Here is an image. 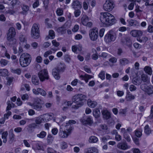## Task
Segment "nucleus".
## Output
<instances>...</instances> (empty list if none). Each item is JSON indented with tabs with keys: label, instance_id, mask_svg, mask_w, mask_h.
I'll return each mask as SVG.
<instances>
[{
	"label": "nucleus",
	"instance_id": "obj_15",
	"mask_svg": "<svg viewBox=\"0 0 153 153\" xmlns=\"http://www.w3.org/2000/svg\"><path fill=\"white\" fill-rule=\"evenodd\" d=\"M71 6L72 8L74 10L81 9L82 8V3L78 0L74 1L71 4Z\"/></svg>",
	"mask_w": 153,
	"mask_h": 153
},
{
	"label": "nucleus",
	"instance_id": "obj_49",
	"mask_svg": "<svg viewBox=\"0 0 153 153\" xmlns=\"http://www.w3.org/2000/svg\"><path fill=\"white\" fill-rule=\"evenodd\" d=\"M22 9L25 12H27L29 10V7L27 5L23 4L22 6Z\"/></svg>",
	"mask_w": 153,
	"mask_h": 153
},
{
	"label": "nucleus",
	"instance_id": "obj_23",
	"mask_svg": "<svg viewBox=\"0 0 153 153\" xmlns=\"http://www.w3.org/2000/svg\"><path fill=\"white\" fill-rule=\"evenodd\" d=\"M121 42L123 45H130L131 44L130 38L128 37L122 38L121 39Z\"/></svg>",
	"mask_w": 153,
	"mask_h": 153
},
{
	"label": "nucleus",
	"instance_id": "obj_55",
	"mask_svg": "<svg viewBox=\"0 0 153 153\" xmlns=\"http://www.w3.org/2000/svg\"><path fill=\"white\" fill-rule=\"evenodd\" d=\"M80 9H77V10H75L74 12V16L76 17L79 16L81 13V11L80 10Z\"/></svg>",
	"mask_w": 153,
	"mask_h": 153
},
{
	"label": "nucleus",
	"instance_id": "obj_32",
	"mask_svg": "<svg viewBox=\"0 0 153 153\" xmlns=\"http://www.w3.org/2000/svg\"><path fill=\"white\" fill-rule=\"evenodd\" d=\"M132 82L135 85H139L141 83V80L140 78H134L132 79Z\"/></svg>",
	"mask_w": 153,
	"mask_h": 153
},
{
	"label": "nucleus",
	"instance_id": "obj_21",
	"mask_svg": "<svg viewBox=\"0 0 153 153\" xmlns=\"http://www.w3.org/2000/svg\"><path fill=\"white\" fill-rule=\"evenodd\" d=\"M87 103L88 105L91 108L95 107L97 105L96 101H92L90 99H88Z\"/></svg>",
	"mask_w": 153,
	"mask_h": 153
},
{
	"label": "nucleus",
	"instance_id": "obj_41",
	"mask_svg": "<svg viewBox=\"0 0 153 153\" xmlns=\"http://www.w3.org/2000/svg\"><path fill=\"white\" fill-rule=\"evenodd\" d=\"M142 130L137 129L134 131V133L136 136L140 137L142 135Z\"/></svg>",
	"mask_w": 153,
	"mask_h": 153
},
{
	"label": "nucleus",
	"instance_id": "obj_61",
	"mask_svg": "<svg viewBox=\"0 0 153 153\" xmlns=\"http://www.w3.org/2000/svg\"><path fill=\"white\" fill-rule=\"evenodd\" d=\"M52 43L53 45L55 47H58L59 45V43L56 42L55 40H52Z\"/></svg>",
	"mask_w": 153,
	"mask_h": 153
},
{
	"label": "nucleus",
	"instance_id": "obj_45",
	"mask_svg": "<svg viewBox=\"0 0 153 153\" xmlns=\"http://www.w3.org/2000/svg\"><path fill=\"white\" fill-rule=\"evenodd\" d=\"M46 135V133L45 131H42L39 134L37 135V137L42 138L45 137Z\"/></svg>",
	"mask_w": 153,
	"mask_h": 153
},
{
	"label": "nucleus",
	"instance_id": "obj_5",
	"mask_svg": "<svg viewBox=\"0 0 153 153\" xmlns=\"http://www.w3.org/2000/svg\"><path fill=\"white\" fill-rule=\"evenodd\" d=\"M65 69V65L61 63L53 68L52 70V74L54 77L57 80L59 79L60 72H64Z\"/></svg>",
	"mask_w": 153,
	"mask_h": 153
},
{
	"label": "nucleus",
	"instance_id": "obj_51",
	"mask_svg": "<svg viewBox=\"0 0 153 153\" xmlns=\"http://www.w3.org/2000/svg\"><path fill=\"white\" fill-rule=\"evenodd\" d=\"M47 140L48 143H52L53 140V137L51 134H49L48 136Z\"/></svg>",
	"mask_w": 153,
	"mask_h": 153
},
{
	"label": "nucleus",
	"instance_id": "obj_2",
	"mask_svg": "<svg viewBox=\"0 0 153 153\" xmlns=\"http://www.w3.org/2000/svg\"><path fill=\"white\" fill-rule=\"evenodd\" d=\"M100 20L101 22L106 26H111L115 22L114 17L111 14L108 12L101 13Z\"/></svg>",
	"mask_w": 153,
	"mask_h": 153
},
{
	"label": "nucleus",
	"instance_id": "obj_20",
	"mask_svg": "<svg viewBox=\"0 0 153 153\" xmlns=\"http://www.w3.org/2000/svg\"><path fill=\"white\" fill-rule=\"evenodd\" d=\"M79 77L82 80H84L86 83H87L88 80L93 77V76L88 74H85L84 75H81Z\"/></svg>",
	"mask_w": 153,
	"mask_h": 153
},
{
	"label": "nucleus",
	"instance_id": "obj_57",
	"mask_svg": "<svg viewBox=\"0 0 153 153\" xmlns=\"http://www.w3.org/2000/svg\"><path fill=\"white\" fill-rule=\"evenodd\" d=\"M52 52L51 51H46L43 55V56L45 58L47 57L49 55L51 54Z\"/></svg>",
	"mask_w": 153,
	"mask_h": 153
},
{
	"label": "nucleus",
	"instance_id": "obj_48",
	"mask_svg": "<svg viewBox=\"0 0 153 153\" xmlns=\"http://www.w3.org/2000/svg\"><path fill=\"white\" fill-rule=\"evenodd\" d=\"M8 62L9 61L8 60L4 59H1L0 61V63L1 65L4 66L7 65L8 64Z\"/></svg>",
	"mask_w": 153,
	"mask_h": 153
},
{
	"label": "nucleus",
	"instance_id": "obj_50",
	"mask_svg": "<svg viewBox=\"0 0 153 153\" xmlns=\"http://www.w3.org/2000/svg\"><path fill=\"white\" fill-rule=\"evenodd\" d=\"M74 103L73 101H67L66 100H64L63 102V104H65V105H66L68 107L71 106L72 104Z\"/></svg>",
	"mask_w": 153,
	"mask_h": 153
},
{
	"label": "nucleus",
	"instance_id": "obj_44",
	"mask_svg": "<svg viewBox=\"0 0 153 153\" xmlns=\"http://www.w3.org/2000/svg\"><path fill=\"white\" fill-rule=\"evenodd\" d=\"M56 13L58 16L62 15L63 13L62 9L61 8H58L56 10Z\"/></svg>",
	"mask_w": 153,
	"mask_h": 153
},
{
	"label": "nucleus",
	"instance_id": "obj_24",
	"mask_svg": "<svg viewBox=\"0 0 153 153\" xmlns=\"http://www.w3.org/2000/svg\"><path fill=\"white\" fill-rule=\"evenodd\" d=\"M8 71L5 68L0 69V76L5 77L8 75Z\"/></svg>",
	"mask_w": 153,
	"mask_h": 153
},
{
	"label": "nucleus",
	"instance_id": "obj_47",
	"mask_svg": "<svg viewBox=\"0 0 153 153\" xmlns=\"http://www.w3.org/2000/svg\"><path fill=\"white\" fill-rule=\"evenodd\" d=\"M7 80V84L10 85V84L13 82L14 78L12 77H8L6 78Z\"/></svg>",
	"mask_w": 153,
	"mask_h": 153
},
{
	"label": "nucleus",
	"instance_id": "obj_7",
	"mask_svg": "<svg viewBox=\"0 0 153 153\" xmlns=\"http://www.w3.org/2000/svg\"><path fill=\"white\" fill-rule=\"evenodd\" d=\"M116 34L113 30L109 31L105 36L104 40L106 42L109 43L114 41L116 38Z\"/></svg>",
	"mask_w": 153,
	"mask_h": 153
},
{
	"label": "nucleus",
	"instance_id": "obj_31",
	"mask_svg": "<svg viewBox=\"0 0 153 153\" xmlns=\"http://www.w3.org/2000/svg\"><path fill=\"white\" fill-rule=\"evenodd\" d=\"M93 114L94 117L97 118L99 117L100 114V112L99 109L96 108L93 111Z\"/></svg>",
	"mask_w": 153,
	"mask_h": 153
},
{
	"label": "nucleus",
	"instance_id": "obj_34",
	"mask_svg": "<svg viewBox=\"0 0 153 153\" xmlns=\"http://www.w3.org/2000/svg\"><path fill=\"white\" fill-rule=\"evenodd\" d=\"M152 132L151 128L149 127V126L147 125L144 127V132L147 135H149Z\"/></svg>",
	"mask_w": 153,
	"mask_h": 153
},
{
	"label": "nucleus",
	"instance_id": "obj_38",
	"mask_svg": "<svg viewBox=\"0 0 153 153\" xmlns=\"http://www.w3.org/2000/svg\"><path fill=\"white\" fill-rule=\"evenodd\" d=\"M55 36V33L53 30H51L49 32V36L48 37L47 39H52L54 38Z\"/></svg>",
	"mask_w": 153,
	"mask_h": 153
},
{
	"label": "nucleus",
	"instance_id": "obj_25",
	"mask_svg": "<svg viewBox=\"0 0 153 153\" xmlns=\"http://www.w3.org/2000/svg\"><path fill=\"white\" fill-rule=\"evenodd\" d=\"M89 18L86 15H83L81 18V22L83 25H86L88 21Z\"/></svg>",
	"mask_w": 153,
	"mask_h": 153
},
{
	"label": "nucleus",
	"instance_id": "obj_40",
	"mask_svg": "<svg viewBox=\"0 0 153 153\" xmlns=\"http://www.w3.org/2000/svg\"><path fill=\"white\" fill-rule=\"evenodd\" d=\"M98 151L97 149L95 148H89L87 153H98Z\"/></svg>",
	"mask_w": 153,
	"mask_h": 153
},
{
	"label": "nucleus",
	"instance_id": "obj_36",
	"mask_svg": "<svg viewBox=\"0 0 153 153\" xmlns=\"http://www.w3.org/2000/svg\"><path fill=\"white\" fill-rule=\"evenodd\" d=\"M98 140L97 138L94 136L90 137L88 140L89 142L90 143H96Z\"/></svg>",
	"mask_w": 153,
	"mask_h": 153
},
{
	"label": "nucleus",
	"instance_id": "obj_37",
	"mask_svg": "<svg viewBox=\"0 0 153 153\" xmlns=\"http://www.w3.org/2000/svg\"><path fill=\"white\" fill-rule=\"evenodd\" d=\"M117 147L123 150H126L130 148L127 144H118Z\"/></svg>",
	"mask_w": 153,
	"mask_h": 153
},
{
	"label": "nucleus",
	"instance_id": "obj_27",
	"mask_svg": "<svg viewBox=\"0 0 153 153\" xmlns=\"http://www.w3.org/2000/svg\"><path fill=\"white\" fill-rule=\"evenodd\" d=\"M42 115L36 117L35 119V123L36 125H39L43 121V118L41 117Z\"/></svg>",
	"mask_w": 153,
	"mask_h": 153
},
{
	"label": "nucleus",
	"instance_id": "obj_43",
	"mask_svg": "<svg viewBox=\"0 0 153 153\" xmlns=\"http://www.w3.org/2000/svg\"><path fill=\"white\" fill-rule=\"evenodd\" d=\"M19 39L21 42H27V39L25 36L21 34L19 36Z\"/></svg>",
	"mask_w": 153,
	"mask_h": 153
},
{
	"label": "nucleus",
	"instance_id": "obj_30",
	"mask_svg": "<svg viewBox=\"0 0 153 153\" xmlns=\"http://www.w3.org/2000/svg\"><path fill=\"white\" fill-rule=\"evenodd\" d=\"M66 29L65 27V25L62 27H59L57 29V31L58 33H61L62 34H64L66 33Z\"/></svg>",
	"mask_w": 153,
	"mask_h": 153
},
{
	"label": "nucleus",
	"instance_id": "obj_46",
	"mask_svg": "<svg viewBox=\"0 0 153 153\" xmlns=\"http://www.w3.org/2000/svg\"><path fill=\"white\" fill-rule=\"evenodd\" d=\"M39 94L43 96H45L46 95V92L42 89L40 88H38Z\"/></svg>",
	"mask_w": 153,
	"mask_h": 153
},
{
	"label": "nucleus",
	"instance_id": "obj_1",
	"mask_svg": "<svg viewBox=\"0 0 153 153\" xmlns=\"http://www.w3.org/2000/svg\"><path fill=\"white\" fill-rule=\"evenodd\" d=\"M86 96L82 94H78L73 96L72 100L75 104L72 105L71 108L74 109H77L84 104L86 100Z\"/></svg>",
	"mask_w": 153,
	"mask_h": 153
},
{
	"label": "nucleus",
	"instance_id": "obj_14",
	"mask_svg": "<svg viewBox=\"0 0 153 153\" xmlns=\"http://www.w3.org/2000/svg\"><path fill=\"white\" fill-rule=\"evenodd\" d=\"M130 33L133 37H138L142 35L143 32L140 30H133L131 31Z\"/></svg>",
	"mask_w": 153,
	"mask_h": 153
},
{
	"label": "nucleus",
	"instance_id": "obj_19",
	"mask_svg": "<svg viewBox=\"0 0 153 153\" xmlns=\"http://www.w3.org/2000/svg\"><path fill=\"white\" fill-rule=\"evenodd\" d=\"M37 126V125L35 123L29 124L27 126V129L29 132L31 133L34 131V129Z\"/></svg>",
	"mask_w": 153,
	"mask_h": 153
},
{
	"label": "nucleus",
	"instance_id": "obj_42",
	"mask_svg": "<svg viewBox=\"0 0 153 153\" xmlns=\"http://www.w3.org/2000/svg\"><path fill=\"white\" fill-rule=\"evenodd\" d=\"M32 108L38 111H40L42 109V106L40 104H35Z\"/></svg>",
	"mask_w": 153,
	"mask_h": 153
},
{
	"label": "nucleus",
	"instance_id": "obj_26",
	"mask_svg": "<svg viewBox=\"0 0 153 153\" xmlns=\"http://www.w3.org/2000/svg\"><path fill=\"white\" fill-rule=\"evenodd\" d=\"M32 83L35 85H38L39 84L38 78L36 75H33L32 76Z\"/></svg>",
	"mask_w": 153,
	"mask_h": 153
},
{
	"label": "nucleus",
	"instance_id": "obj_13",
	"mask_svg": "<svg viewBox=\"0 0 153 153\" xmlns=\"http://www.w3.org/2000/svg\"><path fill=\"white\" fill-rule=\"evenodd\" d=\"M60 130L62 131H66L69 134L72 129V127L70 123H66L61 125L60 127Z\"/></svg>",
	"mask_w": 153,
	"mask_h": 153
},
{
	"label": "nucleus",
	"instance_id": "obj_33",
	"mask_svg": "<svg viewBox=\"0 0 153 153\" xmlns=\"http://www.w3.org/2000/svg\"><path fill=\"white\" fill-rule=\"evenodd\" d=\"M120 63L122 65H124L128 64L129 62V61L126 58H123L120 60Z\"/></svg>",
	"mask_w": 153,
	"mask_h": 153
},
{
	"label": "nucleus",
	"instance_id": "obj_53",
	"mask_svg": "<svg viewBox=\"0 0 153 153\" xmlns=\"http://www.w3.org/2000/svg\"><path fill=\"white\" fill-rule=\"evenodd\" d=\"M88 4H89L88 0L87 1H84L83 2V7L84 10H86L88 9Z\"/></svg>",
	"mask_w": 153,
	"mask_h": 153
},
{
	"label": "nucleus",
	"instance_id": "obj_10",
	"mask_svg": "<svg viewBox=\"0 0 153 153\" xmlns=\"http://www.w3.org/2000/svg\"><path fill=\"white\" fill-rule=\"evenodd\" d=\"M140 88L149 96L153 94V85L148 86L145 84H142L140 86Z\"/></svg>",
	"mask_w": 153,
	"mask_h": 153
},
{
	"label": "nucleus",
	"instance_id": "obj_56",
	"mask_svg": "<svg viewBox=\"0 0 153 153\" xmlns=\"http://www.w3.org/2000/svg\"><path fill=\"white\" fill-rule=\"evenodd\" d=\"M141 79L143 82H146L148 79V76L145 74H143L141 76Z\"/></svg>",
	"mask_w": 153,
	"mask_h": 153
},
{
	"label": "nucleus",
	"instance_id": "obj_16",
	"mask_svg": "<svg viewBox=\"0 0 153 153\" xmlns=\"http://www.w3.org/2000/svg\"><path fill=\"white\" fill-rule=\"evenodd\" d=\"M129 26L137 27L140 26V23L136 20L131 19L128 22Z\"/></svg>",
	"mask_w": 153,
	"mask_h": 153
},
{
	"label": "nucleus",
	"instance_id": "obj_52",
	"mask_svg": "<svg viewBox=\"0 0 153 153\" xmlns=\"http://www.w3.org/2000/svg\"><path fill=\"white\" fill-rule=\"evenodd\" d=\"M105 72L103 71H102L99 74V77L102 80H103L105 77Z\"/></svg>",
	"mask_w": 153,
	"mask_h": 153
},
{
	"label": "nucleus",
	"instance_id": "obj_6",
	"mask_svg": "<svg viewBox=\"0 0 153 153\" xmlns=\"http://www.w3.org/2000/svg\"><path fill=\"white\" fill-rule=\"evenodd\" d=\"M39 25L37 23L34 24L31 28V35L34 39L38 38L39 36Z\"/></svg>",
	"mask_w": 153,
	"mask_h": 153
},
{
	"label": "nucleus",
	"instance_id": "obj_3",
	"mask_svg": "<svg viewBox=\"0 0 153 153\" xmlns=\"http://www.w3.org/2000/svg\"><path fill=\"white\" fill-rule=\"evenodd\" d=\"M31 60V56L27 53L22 54L19 60L20 65L22 67H26L28 66L30 64Z\"/></svg>",
	"mask_w": 153,
	"mask_h": 153
},
{
	"label": "nucleus",
	"instance_id": "obj_22",
	"mask_svg": "<svg viewBox=\"0 0 153 153\" xmlns=\"http://www.w3.org/2000/svg\"><path fill=\"white\" fill-rule=\"evenodd\" d=\"M42 116H43V118L44 122L49 121L51 120L53 117V114H44Z\"/></svg>",
	"mask_w": 153,
	"mask_h": 153
},
{
	"label": "nucleus",
	"instance_id": "obj_8",
	"mask_svg": "<svg viewBox=\"0 0 153 153\" xmlns=\"http://www.w3.org/2000/svg\"><path fill=\"white\" fill-rule=\"evenodd\" d=\"M38 77L42 82L45 80H48L49 79L48 72L46 69H43L40 71L38 73Z\"/></svg>",
	"mask_w": 153,
	"mask_h": 153
},
{
	"label": "nucleus",
	"instance_id": "obj_29",
	"mask_svg": "<svg viewBox=\"0 0 153 153\" xmlns=\"http://www.w3.org/2000/svg\"><path fill=\"white\" fill-rule=\"evenodd\" d=\"M59 135L62 137L65 138L67 137L68 135L69 134L68 132H67L66 131H62L60 130V128L59 131Z\"/></svg>",
	"mask_w": 153,
	"mask_h": 153
},
{
	"label": "nucleus",
	"instance_id": "obj_11",
	"mask_svg": "<svg viewBox=\"0 0 153 153\" xmlns=\"http://www.w3.org/2000/svg\"><path fill=\"white\" fill-rule=\"evenodd\" d=\"M113 2L110 0H106L103 5V8L104 10L107 11H110L114 7Z\"/></svg>",
	"mask_w": 153,
	"mask_h": 153
},
{
	"label": "nucleus",
	"instance_id": "obj_4",
	"mask_svg": "<svg viewBox=\"0 0 153 153\" xmlns=\"http://www.w3.org/2000/svg\"><path fill=\"white\" fill-rule=\"evenodd\" d=\"M16 35L15 29L13 27H10L6 33L7 40L11 44H15L16 40L14 38Z\"/></svg>",
	"mask_w": 153,
	"mask_h": 153
},
{
	"label": "nucleus",
	"instance_id": "obj_60",
	"mask_svg": "<svg viewBox=\"0 0 153 153\" xmlns=\"http://www.w3.org/2000/svg\"><path fill=\"white\" fill-rule=\"evenodd\" d=\"M65 60L67 62L69 63L71 60L70 56L68 55H66L64 57Z\"/></svg>",
	"mask_w": 153,
	"mask_h": 153
},
{
	"label": "nucleus",
	"instance_id": "obj_12",
	"mask_svg": "<svg viewBox=\"0 0 153 153\" xmlns=\"http://www.w3.org/2000/svg\"><path fill=\"white\" fill-rule=\"evenodd\" d=\"M80 121L83 124L91 125L93 123L92 117L88 116L85 118H83L80 119Z\"/></svg>",
	"mask_w": 153,
	"mask_h": 153
},
{
	"label": "nucleus",
	"instance_id": "obj_63",
	"mask_svg": "<svg viewBox=\"0 0 153 153\" xmlns=\"http://www.w3.org/2000/svg\"><path fill=\"white\" fill-rule=\"evenodd\" d=\"M129 89L130 91H135L137 89V88L134 85H131L130 86Z\"/></svg>",
	"mask_w": 153,
	"mask_h": 153
},
{
	"label": "nucleus",
	"instance_id": "obj_58",
	"mask_svg": "<svg viewBox=\"0 0 153 153\" xmlns=\"http://www.w3.org/2000/svg\"><path fill=\"white\" fill-rule=\"evenodd\" d=\"M127 109L125 108L123 109H121L119 112L120 114L123 115L125 116L126 112Z\"/></svg>",
	"mask_w": 153,
	"mask_h": 153
},
{
	"label": "nucleus",
	"instance_id": "obj_9",
	"mask_svg": "<svg viewBox=\"0 0 153 153\" xmlns=\"http://www.w3.org/2000/svg\"><path fill=\"white\" fill-rule=\"evenodd\" d=\"M89 35L92 41L97 39L98 36V29L97 28L94 27L89 31Z\"/></svg>",
	"mask_w": 153,
	"mask_h": 153
},
{
	"label": "nucleus",
	"instance_id": "obj_39",
	"mask_svg": "<svg viewBox=\"0 0 153 153\" xmlns=\"http://www.w3.org/2000/svg\"><path fill=\"white\" fill-rule=\"evenodd\" d=\"M11 71L12 73L14 74H16L18 75H20L21 73V70L20 68H17L16 69H14L11 68Z\"/></svg>",
	"mask_w": 153,
	"mask_h": 153
},
{
	"label": "nucleus",
	"instance_id": "obj_18",
	"mask_svg": "<svg viewBox=\"0 0 153 153\" xmlns=\"http://www.w3.org/2000/svg\"><path fill=\"white\" fill-rule=\"evenodd\" d=\"M103 118L105 120H108L111 117L110 113L107 110H103L101 111Z\"/></svg>",
	"mask_w": 153,
	"mask_h": 153
},
{
	"label": "nucleus",
	"instance_id": "obj_62",
	"mask_svg": "<svg viewBox=\"0 0 153 153\" xmlns=\"http://www.w3.org/2000/svg\"><path fill=\"white\" fill-rule=\"evenodd\" d=\"M105 30L104 28L101 29L99 31V36L100 37H102L104 34Z\"/></svg>",
	"mask_w": 153,
	"mask_h": 153
},
{
	"label": "nucleus",
	"instance_id": "obj_17",
	"mask_svg": "<svg viewBox=\"0 0 153 153\" xmlns=\"http://www.w3.org/2000/svg\"><path fill=\"white\" fill-rule=\"evenodd\" d=\"M121 132L123 133L124 138L126 139L128 142H129L131 140V138L128 135V133L126 131L125 128H122L121 129Z\"/></svg>",
	"mask_w": 153,
	"mask_h": 153
},
{
	"label": "nucleus",
	"instance_id": "obj_64",
	"mask_svg": "<svg viewBox=\"0 0 153 153\" xmlns=\"http://www.w3.org/2000/svg\"><path fill=\"white\" fill-rule=\"evenodd\" d=\"M153 117V105L151 107V113L150 115L148 117L149 119H152Z\"/></svg>",
	"mask_w": 153,
	"mask_h": 153
},
{
	"label": "nucleus",
	"instance_id": "obj_59",
	"mask_svg": "<svg viewBox=\"0 0 153 153\" xmlns=\"http://www.w3.org/2000/svg\"><path fill=\"white\" fill-rule=\"evenodd\" d=\"M7 106L6 108V111H8L11 109L12 108V105L10 103V101H9L7 102Z\"/></svg>",
	"mask_w": 153,
	"mask_h": 153
},
{
	"label": "nucleus",
	"instance_id": "obj_54",
	"mask_svg": "<svg viewBox=\"0 0 153 153\" xmlns=\"http://www.w3.org/2000/svg\"><path fill=\"white\" fill-rule=\"evenodd\" d=\"M39 144H34V145L33 146V148L35 150H40L42 149V148L41 147V146L39 145ZM41 145V144H40Z\"/></svg>",
	"mask_w": 153,
	"mask_h": 153
},
{
	"label": "nucleus",
	"instance_id": "obj_28",
	"mask_svg": "<svg viewBox=\"0 0 153 153\" xmlns=\"http://www.w3.org/2000/svg\"><path fill=\"white\" fill-rule=\"evenodd\" d=\"M144 70L148 74L151 75L152 73V68L149 66H146L144 68Z\"/></svg>",
	"mask_w": 153,
	"mask_h": 153
},
{
	"label": "nucleus",
	"instance_id": "obj_35",
	"mask_svg": "<svg viewBox=\"0 0 153 153\" xmlns=\"http://www.w3.org/2000/svg\"><path fill=\"white\" fill-rule=\"evenodd\" d=\"M134 96L129 93L127 94L126 97V100L127 101H131L132 100H134Z\"/></svg>",
	"mask_w": 153,
	"mask_h": 153
}]
</instances>
